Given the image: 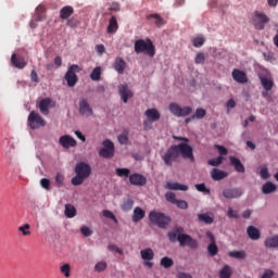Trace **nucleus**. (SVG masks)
Here are the masks:
<instances>
[{
	"instance_id": "c756f323",
	"label": "nucleus",
	"mask_w": 278,
	"mask_h": 278,
	"mask_svg": "<svg viewBox=\"0 0 278 278\" xmlns=\"http://www.w3.org/2000/svg\"><path fill=\"white\" fill-rule=\"evenodd\" d=\"M277 190V186L271 181H267L262 186L263 194H273Z\"/></svg>"
},
{
	"instance_id": "e433bc0d",
	"label": "nucleus",
	"mask_w": 278,
	"mask_h": 278,
	"mask_svg": "<svg viewBox=\"0 0 278 278\" xmlns=\"http://www.w3.org/2000/svg\"><path fill=\"white\" fill-rule=\"evenodd\" d=\"M90 79H92V81H99V79H101V67L98 66L92 70Z\"/></svg>"
},
{
	"instance_id": "bf43d9fd",
	"label": "nucleus",
	"mask_w": 278,
	"mask_h": 278,
	"mask_svg": "<svg viewBox=\"0 0 278 278\" xmlns=\"http://www.w3.org/2000/svg\"><path fill=\"white\" fill-rule=\"evenodd\" d=\"M80 233H83V236H85V238H90V236H92V230L90 228H88L87 226H83L80 228Z\"/></svg>"
},
{
	"instance_id": "6ab92c4d",
	"label": "nucleus",
	"mask_w": 278,
	"mask_h": 278,
	"mask_svg": "<svg viewBox=\"0 0 278 278\" xmlns=\"http://www.w3.org/2000/svg\"><path fill=\"white\" fill-rule=\"evenodd\" d=\"M113 66L114 70L118 73V75H123V73H125V70L127 68V62H125L123 58L117 56L115 59Z\"/></svg>"
},
{
	"instance_id": "f3484780",
	"label": "nucleus",
	"mask_w": 278,
	"mask_h": 278,
	"mask_svg": "<svg viewBox=\"0 0 278 278\" xmlns=\"http://www.w3.org/2000/svg\"><path fill=\"white\" fill-rule=\"evenodd\" d=\"M119 96L122 98V101L124 103H127L131 97H134V92L129 89L127 85H122L119 86Z\"/></svg>"
},
{
	"instance_id": "a878e982",
	"label": "nucleus",
	"mask_w": 278,
	"mask_h": 278,
	"mask_svg": "<svg viewBox=\"0 0 278 278\" xmlns=\"http://www.w3.org/2000/svg\"><path fill=\"white\" fill-rule=\"evenodd\" d=\"M106 31L108 34H116V31H118V21L116 20V16H112L109 20Z\"/></svg>"
},
{
	"instance_id": "72a5a7b5",
	"label": "nucleus",
	"mask_w": 278,
	"mask_h": 278,
	"mask_svg": "<svg viewBox=\"0 0 278 278\" xmlns=\"http://www.w3.org/2000/svg\"><path fill=\"white\" fill-rule=\"evenodd\" d=\"M35 21L36 22L45 21V7L38 5L36 8Z\"/></svg>"
},
{
	"instance_id": "774afa93",
	"label": "nucleus",
	"mask_w": 278,
	"mask_h": 278,
	"mask_svg": "<svg viewBox=\"0 0 278 278\" xmlns=\"http://www.w3.org/2000/svg\"><path fill=\"white\" fill-rule=\"evenodd\" d=\"M177 278H192V275H190L188 273L179 271L177 274Z\"/></svg>"
},
{
	"instance_id": "4468645a",
	"label": "nucleus",
	"mask_w": 278,
	"mask_h": 278,
	"mask_svg": "<svg viewBox=\"0 0 278 278\" xmlns=\"http://www.w3.org/2000/svg\"><path fill=\"white\" fill-rule=\"evenodd\" d=\"M11 64L15 68H20V71H23L27 66V62H25V59L23 56H17L16 53H13L11 55Z\"/></svg>"
},
{
	"instance_id": "f03ea898",
	"label": "nucleus",
	"mask_w": 278,
	"mask_h": 278,
	"mask_svg": "<svg viewBox=\"0 0 278 278\" xmlns=\"http://www.w3.org/2000/svg\"><path fill=\"white\" fill-rule=\"evenodd\" d=\"M75 174L76 176L71 180L72 186H81L92 174V167L85 162H79L75 166Z\"/></svg>"
},
{
	"instance_id": "39448f33",
	"label": "nucleus",
	"mask_w": 278,
	"mask_h": 278,
	"mask_svg": "<svg viewBox=\"0 0 278 278\" xmlns=\"http://www.w3.org/2000/svg\"><path fill=\"white\" fill-rule=\"evenodd\" d=\"M266 23H270V17H268L266 13L255 11L251 22L254 29H257L258 31L264 30V28L266 27Z\"/></svg>"
},
{
	"instance_id": "b1692460",
	"label": "nucleus",
	"mask_w": 278,
	"mask_h": 278,
	"mask_svg": "<svg viewBox=\"0 0 278 278\" xmlns=\"http://www.w3.org/2000/svg\"><path fill=\"white\" fill-rule=\"evenodd\" d=\"M165 188L166 190H180L181 192H188V186L179 182H167Z\"/></svg>"
},
{
	"instance_id": "5fc2aeb1",
	"label": "nucleus",
	"mask_w": 278,
	"mask_h": 278,
	"mask_svg": "<svg viewBox=\"0 0 278 278\" xmlns=\"http://www.w3.org/2000/svg\"><path fill=\"white\" fill-rule=\"evenodd\" d=\"M179 210H188V202L186 200H176L175 204Z\"/></svg>"
},
{
	"instance_id": "09e8293b",
	"label": "nucleus",
	"mask_w": 278,
	"mask_h": 278,
	"mask_svg": "<svg viewBox=\"0 0 278 278\" xmlns=\"http://www.w3.org/2000/svg\"><path fill=\"white\" fill-rule=\"evenodd\" d=\"M61 273L66 278L71 277V265L70 264H64L63 266H61Z\"/></svg>"
},
{
	"instance_id": "f257e3e1",
	"label": "nucleus",
	"mask_w": 278,
	"mask_h": 278,
	"mask_svg": "<svg viewBox=\"0 0 278 278\" xmlns=\"http://www.w3.org/2000/svg\"><path fill=\"white\" fill-rule=\"evenodd\" d=\"M179 155H182L185 160H190V162H194L192 147L187 143H178L176 146H172L161 156V159L163 160L165 166H173V162H177V160H179Z\"/></svg>"
},
{
	"instance_id": "0e129e2a",
	"label": "nucleus",
	"mask_w": 278,
	"mask_h": 278,
	"mask_svg": "<svg viewBox=\"0 0 278 278\" xmlns=\"http://www.w3.org/2000/svg\"><path fill=\"white\" fill-rule=\"evenodd\" d=\"M188 240H189V243L187 247H189V249H197L199 247V241H197L192 237Z\"/></svg>"
},
{
	"instance_id": "1a4fd4ad",
	"label": "nucleus",
	"mask_w": 278,
	"mask_h": 278,
	"mask_svg": "<svg viewBox=\"0 0 278 278\" xmlns=\"http://www.w3.org/2000/svg\"><path fill=\"white\" fill-rule=\"evenodd\" d=\"M100 157H104L105 160H110L114 157V142L109 139L103 141V148L99 151Z\"/></svg>"
},
{
	"instance_id": "4d7b16f0",
	"label": "nucleus",
	"mask_w": 278,
	"mask_h": 278,
	"mask_svg": "<svg viewBox=\"0 0 278 278\" xmlns=\"http://www.w3.org/2000/svg\"><path fill=\"white\" fill-rule=\"evenodd\" d=\"M40 186L41 188H43L45 190H51V180L47 179V178H42L40 180Z\"/></svg>"
},
{
	"instance_id": "49530a36",
	"label": "nucleus",
	"mask_w": 278,
	"mask_h": 278,
	"mask_svg": "<svg viewBox=\"0 0 278 278\" xmlns=\"http://www.w3.org/2000/svg\"><path fill=\"white\" fill-rule=\"evenodd\" d=\"M205 114H207V112L204 109H197L195 113L192 115V118H205Z\"/></svg>"
},
{
	"instance_id": "8fccbe9b",
	"label": "nucleus",
	"mask_w": 278,
	"mask_h": 278,
	"mask_svg": "<svg viewBox=\"0 0 278 278\" xmlns=\"http://www.w3.org/2000/svg\"><path fill=\"white\" fill-rule=\"evenodd\" d=\"M165 199H166V201H168L169 203H173V205H175V203L177 202V198H176L175 193H174V192H170V191H168V192L165 193Z\"/></svg>"
},
{
	"instance_id": "f8f14e48",
	"label": "nucleus",
	"mask_w": 278,
	"mask_h": 278,
	"mask_svg": "<svg viewBox=\"0 0 278 278\" xmlns=\"http://www.w3.org/2000/svg\"><path fill=\"white\" fill-rule=\"evenodd\" d=\"M79 114H81V116H92V114H94L92 106L88 103V100L81 99L79 101Z\"/></svg>"
},
{
	"instance_id": "393cba45",
	"label": "nucleus",
	"mask_w": 278,
	"mask_h": 278,
	"mask_svg": "<svg viewBox=\"0 0 278 278\" xmlns=\"http://www.w3.org/2000/svg\"><path fill=\"white\" fill-rule=\"evenodd\" d=\"M247 233L250 240H260L262 237L260 229L255 228L254 226H249L247 229Z\"/></svg>"
},
{
	"instance_id": "864d4df0",
	"label": "nucleus",
	"mask_w": 278,
	"mask_h": 278,
	"mask_svg": "<svg viewBox=\"0 0 278 278\" xmlns=\"http://www.w3.org/2000/svg\"><path fill=\"white\" fill-rule=\"evenodd\" d=\"M103 216H104V218H110L111 220L118 223V219H116V215H114V213H112V211L104 210Z\"/></svg>"
},
{
	"instance_id": "a19ab883",
	"label": "nucleus",
	"mask_w": 278,
	"mask_h": 278,
	"mask_svg": "<svg viewBox=\"0 0 278 278\" xmlns=\"http://www.w3.org/2000/svg\"><path fill=\"white\" fill-rule=\"evenodd\" d=\"M134 207V201L131 199H126L123 201L122 210L123 212H129Z\"/></svg>"
},
{
	"instance_id": "de8ad7c7",
	"label": "nucleus",
	"mask_w": 278,
	"mask_h": 278,
	"mask_svg": "<svg viewBox=\"0 0 278 278\" xmlns=\"http://www.w3.org/2000/svg\"><path fill=\"white\" fill-rule=\"evenodd\" d=\"M108 268V263L105 262H99L94 266L96 273H103Z\"/></svg>"
},
{
	"instance_id": "dca6fc26",
	"label": "nucleus",
	"mask_w": 278,
	"mask_h": 278,
	"mask_svg": "<svg viewBox=\"0 0 278 278\" xmlns=\"http://www.w3.org/2000/svg\"><path fill=\"white\" fill-rule=\"evenodd\" d=\"M232 79L237 81V84H247L249 81V77L247 76V73L235 68L232 71Z\"/></svg>"
},
{
	"instance_id": "ea45409f",
	"label": "nucleus",
	"mask_w": 278,
	"mask_h": 278,
	"mask_svg": "<svg viewBox=\"0 0 278 278\" xmlns=\"http://www.w3.org/2000/svg\"><path fill=\"white\" fill-rule=\"evenodd\" d=\"M198 218L201 223H205L206 225H212V223H214V218L208 214H199Z\"/></svg>"
},
{
	"instance_id": "f704fd0d",
	"label": "nucleus",
	"mask_w": 278,
	"mask_h": 278,
	"mask_svg": "<svg viewBox=\"0 0 278 278\" xmlns=\"http://www.w3.org/2000/svg\"><path fill=\"white\" fill-rule=\"evenodd\" d=\"M160 264L163 268H172V266H174L175 264V261H173V258L168 256H164L163 258H161Z\"/></svg>"
},
{
	"instance_id": "4c0bfd02",
	"label": "nucleus",
	"mask_w": 278,
	"mask_h": 278,
	"mask_svg": "<svg viewBox=\"0 0 278 278\" xmlns=\"http://www.w3.org/2000/svg\"><path fill=\"white\" fill-rule=\"evenodd\" d=\"M190 235H186V233H182V235H179L178 236V242L180 244V247H188L189 242H190Z\"/></svg>"
},
{
	"instance_id": "7c9ffc66",
	"label": "nucleus",
	"mask_w": 278,
	"mask_h": 278,
	"mask_svg": "<svg viewBox=\"0 0 278 278\" xmlns=\"http://www.w3.org/2000/svg\"><path fill=\"white\" fill-rule=\"evenodd\" d=\"M148 21H151V18H154V25L156 27H162V25H166V22L164 18H162V16H160V14L155 13V14H150L147 16Z\"/></svg>"
},
{
	"instance_id": "6e6d98bb",
	"label": "nucleus",
	"mask_w": 278,
	"mask_h": 278,
	"mask_svg": "<svg viewBox=\"0 0 278 278\" xmlns=\"http://www.w3.org/2000/svg\"><path fill=\"white\" fill-rule=\"evenodd\" d=\"M192 42H193V47L199 48L205 45V39L203 37H198V38H194Z\"/></svg>"
},
{
	"instance_id": "20e7f679",
	"label": "nucleus",
	"mask_w": 278,
	"mask_h": 278,
	"mask_svg": "<svg viewBox=\"0 0 278 278\" xmlns=\"http://www.w3.org/2000/svg\"><path fill=\"white\" fill-rule=\"evenodd\" d=\"M149 220L160 229H166L170 225V216L156 211L149 213Z\"/></svg>"
},
{
	"instance_id": "412c9836",
	"label": "nucleus",
	"mask_w": 278,
	"mask_h": 278,
	"mask_svg": "<svg viewBox=\"0 0 278 278\" xmlns=\"http://www.w3.org/2000/svg\"><path fill=\"white\" fill-rule=\"evenodd\" d=\"M144 116H147L148 121L152 123H156V121L161 118V114L160 111H157V109H148L144 112Z\"/></svg>"
},
{
	"instance_id": "2f4dec72",
	"label": "nucleus",
	"mask_w": 278,
	"mask_h": 278,
	"mask_svg": "<svg viewBox=\"0 0 278 278\" xmlns=\"http://www.w3.org/2000/svg\"><path fill=\"white\" fill-rule=\"evenodd\" d=\"M266 249H277L278 248V236L269 237L265 240Z\"/></svg>"
},
{
	"instance_id": "69168bd1",
	"label": "nucleus",
	"mask_w": 278,
	"mask_h": 278,
	"mask_svg": "<svg viewBox=\"0 0 278 278\" xmlns=\"http://www.w3.org/2000/svg\"><path fill=\"white\" fill-rule=\"evenodd\" d=\"M117 138H118L119 144H127L129 140V138L125 134L119 135Z\"/></svg>"
},
{
	"instance_id": "423d86ee",
	"label": "nucleus",
	"mask_w": 278,
	"mask_h": 278,
	"mask_svg": "<svg viewBox=\"0 0 278 278\" xmlns=\"http://www.w3.org/2000/svg\"><path fill=\"white\" fill-rule=\"evenodd\" d=\"M28 126L30 129H40V127H47V122L36 111H31L28 115Z\"/></svg>"
},
{
	"instance_id": "4be33fe9",
	"label": "nucleus",
	"mask_w": 278,
	"mask_h": 278,
	"mask_svg": "<svg viewBox=\"0 0 278 278\" xmlns=\"http://www.w3.org/2000/svg\"><path fill=\"white\" fill-rule=\"evenodd\" d=\"M73 14H75V9L71 5H66L60 11V18H62V21H68V17L73 16Z\"/></svg>"
},
{
	"instance_id": "37998d69",
	"label": "nucleus",
	"mask_w": 278,
	"mask_h": 278,
	"mask_svg": "<svg viewBox=\"0 0 278 278\" xmlns=\"http://www.w3.org/2000/svg\"><path fill=\"white\" fill-rule=\"evenodd\" d=\"M117 177H129V175L131 174V169L129 168H117L115 170Z\"/></svg>"
},
{
	"instance_id": "9d476101",
	"label": "nucleus",
	"mask_w": 278,
	"mask_h": 278,
	"mask_svg": "<svg viewBox=\"0 0 278 278\" xmlns=\"http://www.w3.org/2000/svg\"><path fill=\"white\" fill-rule=\"evenodd\" d=\"M244 194V190L240 187L225 189L223 191V197L225 199H240Z\"/></svg>"
},
{
	"instance_id": "a18cd8bd",
	"label": "nucleus",
	"mask_w": 278,
	"mask_h": 278,
	"mask_svg": "<svg viewBox=\"0 0 278 278\" xmlns=\"http://www.w3.org/2000/svg\"><path fill=\"white\" fill-rule=\"evenodd\" d=\"M54 181L56 188H62V186H64V175L62 173H58L54 178Z\"/></svg>"
},
{
	"instance_id": "680f3d73",
	"label": "nucleus",
	"mask_w": 278,
	"mask_h": 278,
	"mask_svg": "<svg viewBox=\"0 0 278 278\" xmlns=\"http://www.w3.org/2000/svg\"><path fill=\"white\" fill-rule=\"evenodd\" d=\"M260 176L262 179H268L270 177V172H268V167H263L260 172Z\"/></svg>"
},
{
	"instance_id": "0eeeda50",
	"label": "nucleus",
	"mask_w": 278,
	"mask_h": 278,
	"mask_svg": "<svg viewBox=\"0 0 278 278\" xmlns=\"http://www.w3.org/2000/svg\"><path fill=\"white\" fill-rule=\"evenodd\" d=\"M168 110L170 114H173V116H177V118H181L184 116H189V114H192V109L190 106L181 108L175 102L169 103Z\"/></svg>"
},
{
	"instance_id": "bb28decb",
	"label": "nucleus",
	"mask_w": 278,
	"mask_h": 278,
	"mask_svg": "<svg viewBox=\"0 0 278 278\" xmlns=\"http://www.w3.org/2000/svg\"><path fill=\"white\" fill-rule=\"evenodd\" d=\"M141 258L146 262H151L155 257V253L151 248H147L140 251Z\"/></svg>"
},
{
	"instance_id": "c9c22d12",
	"label": "nucleus",
	"mask_w": 278,
	"mask_h": 278,
	"mask_svg": "<svg viewBox=\"0 0 278 278\" xmlns=\"http://www.w3.org/2000/svg\"><path fill=\"white\" fill-rule=\"evenodd\" d=\"M219 278H231V267L225 265L219 271Z\"/></svg>"
},
{
	"instance_id": "cd10ccee",
	"label": "nucleus",
	"mask_w": 278,
	"mask_h": 278,
	"mask_svg": "<svg viewBox=\"0 0 278 278\" xmlns=\"http://www.w3.org/2000/svg\"><path fill=\"white\" fill-rule=\"evenodd\" d=\"M146 212L144 210L140 208V206L135 207L132 214V223H140L142 218H144Z\"/></svg>"
},
{
	"instance_id": "5701e85b",
	"label": "nucleus",
	"mask_w": 278,
	"mask_h": 278,
	"mask_svg": "<svg viewBox=\"0 0 278 278\" xmlns=\"http://www.w3.org/2000/svg\"><path fill=\"white\" fill-rule=\"evenodd\" d=\"M51 105V98H45L39 102V111L43 116H48L49 106Z\"/></svg>"
},
{
	"instance_id": "603ef678",
	"label": "nucleus",
	"mask_w": 278,
	"mask_h": 278,
	"mask_svg": "<svg viewBox=\"0 0 278 278\" xmlns=\"http://www.w3.org/2000/svg\"><path fill=\"white\" fill-rule=\"evenodd\" d=\"M195 64H205V53L199 52L194 59Z\"/></svg>"
},
{
	"instance_id": "7ed1b4c3",
	"label": "nucleus",
	"mask_w": 278,
	"mask_h": 278,
	"mask_svg": "<svg viewBox=\"0 0 278 278\" xmlns=\"http://www.w3.org/2000/svg\"><path fill=\"white\" fill-rule=\"evenodd\" d=\"M135 53H144L149 58H155V46L151 39H139L135 41Z\"/></svg>"
},
{
	"instance_id": "79ce46f5",
	"label": "nucleus",
	"mask_w": 278,
	"mask_h": 278,
	"mask_svg": "<svg viewBox=\"0 0 278 278\" xmlns=\"http://www.w3.org/2000/svg\"><path fill=\"white\" fill-rule=\"evenodd\" d=\"M167 236H168L169 242H177V240H179V236H182V235L179 232V229H177V230L169 231Z\"/></svg>"
},
{
	"instance_id": "13d9d810",
	"label": "nucleus",
	"mask_w": 278,
	"mask_h": 278,
	"mask_svg": "<svg viewBox=\"0 0 278 278\" xmlns=\"http://www.w3.org/2000/svg\"><path fill=\"white\" fill-rule=\"evenodd\" d=\"M195 189L198 190V192H204V194H210V189L205 187V184L195 185Z\"/></svg>"
},
{
	"instance_id": "e2e57ef3",
	"label": "nucleus",
	"mask_w": 278,
	"mask_h": 278,
	"mask_svg": "<svg viewBox=\"0 0 278 278\" xmlns=\"http://www.w3.org/2000/svg\"><path fill=\"white\" fill-rule=\"evenodd\" d=\"M108 251H115L118 255H123V250H121L116 244H109Z\"/></svg>"
},
{
	"instance_id": "052dcab7",
	"label": "nucleus",
	"mask_w": 278,
	"mask_h": 278,
	"mask_svg": "<svg viewBox=\"0 0 278 278\" xmlns=\"http://www.w3.org/2000/svg\"><path fill=\"white\" fill-rule=\"evenodd\" d=\"M215 149L218 151L220 157H223V155H227V153H229L227 148H225L224 146L215 144Z\"/></svg>"
},
{
	"instance_id": "6e6552de",
	"label": "nucleus",
	"mask_w": 278,
	"mask_h": 278,
	"mask_svg": "<svg viewBox=\"0 0 278 278\" xmlns=\"http://www.w3.org/2000/svg\"><path fill=\"white\" fill-rule=\"evenodd\" d=\"M80 68L79 65L73 64L68 67L65 74V80L67 81V86L70 88H75V85L79 80L76 73H79Z\"/></svg>"
},
{
	"instance_id": "338daca9",
	"label": "nucleus",
	"mask_w": 278,
	"mask_h": 278,
	"mask_svg": "<svg viewBox=\"0 0 278 278\" xmlns=\"http://www.w3.org/2000/svg\"><path fill=\"white\" fill-rule=\"evenodd\" d=\"M274 275H275V271H273V269H265L261 278H273Z\"/></svg>"
},
{
	"instance_id": "9b49d317",
	"label": "nucleus",
	"mask_w": 278,
	"mask_h": 278,
	"mask_svg": "<svg viewBox=\"0 0 278 278\" xmlns=\"http://www.w3.org/2000/svg\"><path fill=\"white\" fill-rule=\"evenodd\" d=\"M59 144H61L63 149H71L77 147V140L68 135H65L60 137Z\"/></svg>"
},
{
	"instance_id": "2eb2a0df",
	"label": "nucleus",
	"mask_w": 278,
	"mask_h": 278,
	"mask_svg": "<svg viewBox=\"0 0 278 278\" xmlns=\"http://www.w3.org/2000/svg\"><path fill=\"white\" fill-rule=\"evenodd\" d=\"M129 181L131 186H147V177L142 176V174H131Z\"/></svg>"
},
{
	"instance_id": "ddd939ff",
	"label": "nucleus",
	"mask_w": 278,
	"mask_h": 278,
	"mask_svg": "<svg viewBox=\"0 0 278 278\" xmlns=\"http://www.w3.org/2000/svg\"><path fill=\"white\" fill-rule=\"evenodd\" d=\"M206 236L211 242L207 247V252L211 257H214L215 255H218V245H216V238L212 232H207Z\"/></svg>"
},
{
	"instance_id": "a211bd4d",
	"label": "nucleus",
	"mask_w": 278,
	"mask_h": 278,
	"mask_svg": "<svg viewBox=\"0 0 278 278\" xmlns=\"http://www.w3.org/2000/svg\"><path fill=\"white\" fill-rule=\"evenodd\" d=\"M230 166H233L235 170L237 173H245L247 169L244 168V164H242V161L236 156H229Z\"/></svg>"
},
{
	"instance_id": "3c124183",
	"label": "nucleus",
	"mask_w": 278,
	"mask_h": 278,
	"mask_svg": "<svg viewBox=\"0 0 278 278\" xmlns=\"http://www.w3.org/2000/svg\"><path fill=\"white\" fill-rule=\"evenodd\" d=\"M29 224H25L24 226L18 227V231L23 233V236H31V231H29Z\"/></svg>"
},
{
	"instance_id": "473e14b6",
	"label": "nucleus",
	"mask_w": 278,
	"mask_h": 278,
	"mask_svg": "<svg viewBox=\"0 0 278 278\" xmlns=\"http://www.w3.org/2000/svg\"><path fill=\"white\" fill-rule=\"evenodd\" d=\"M65 216L67 218H75V216H77V210L75 206H73V204L65 205Z\"/></svg>"
},
{
	"instance_id": "c85d7f7f",
	"label": "nucleus",
	"mask_w": 278,
	"mask_h": 278,
	"mask_svg": "<svg viewBox=\"0 0 278 278\" xmlns=\"http://www.w3.org/2000/svg\"><path fill=\"white\" fill-rule=\"evenodd\" d=\"M261 84L266 91L273 90V86H275V81L271 78H267L266 76L260 77Z\"/></svg>"
},
{
	"instance_id": "c03bdc74",
	"label": "nucleus",
	"mask_w": 278,
	"mask_h": 278,
	"mask_svg": "<svg viewBox=\"0 0 278 278\" xmlns=\"http://www.w3.org/2000/svg\"><path fill=\"white\" fill-rule=\"evenodd\" d=\"M223 160H225V157L217 156L216 159L208 160L207 164L208 166H220V164H223Z\"/></svg>"
},
{
	"instance_id": "58836bf2",
	"label": "nucleus",
	"mask_w": 278,
	"mask_h": 278,
	"mask_svg": "<svg viewBox=\"0 0 278 278\" xmlns=\"http://www.w3.org/2000/svg\"><path fill=\"white\" fill-rule=\"evenodd\" d=\"M228 255L235 260H244V257H247V253L244 251H232L229 252Z\"/></svg>"
},
{
	"instance_id": "aec40b11",
	"label": "nucleus",
	"mask_w": 278,
	"mask_h": 278,
	"mask_svg": "<svg viewBox=\"0 0 278 278\" xmlns=\"http://www.w3.org/2000/svg\"><path fill=\"white\" fill-rule=\"evenodd\" d=\"M229 176V174L225 170L213 168L211 172V177L214 181H222V179H225Z\"/></svg>"
}]
</instances>
